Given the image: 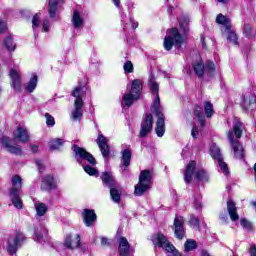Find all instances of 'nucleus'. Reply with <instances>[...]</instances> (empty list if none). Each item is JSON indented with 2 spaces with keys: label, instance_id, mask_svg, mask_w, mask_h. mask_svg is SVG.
I'll return each instance as SVG.
<instances>
[{
  "label": "nucleus",
  "instance_id": "f257e3e1",
  "mask_svg": "<svg viewBox=\"0 0 256 256\" xmlns=\"http://www.w3.org/2000/svg\"><path fill=\"white\" fill-rule=\"evenodd\" d=\"M189 23H191L189 17L181 16L179 18L180 30L172 28L168 31V34L164 38V49H166V51H171V49H173V45L179 49V47L185 43V39H187V35L190 31Z\"/></svg>",
  "mask_w": 256,
  "mask_h": 256
},
{
  "label": "nucleus",
  "instance_id": "f03ea898",
  "mask_svg": "<svg viewBox=\"0 0 256 256\" xmlns=\"http://www.w3.org/2000/svg\"><path fill=\"white\" fill-rule=\"evenodd\" d=\"M150 89L155 94L153 105L151 106L152 113H155L157 117L156 122V134L157 137H163L165 135V115L161 111V99L159 98V84L154 80H150Z\"/></svg>",
  "mask_w": 256,
  "mask_h": 256
},
{
  "label": "nucleus",
  "instance_id": "7ed1b4c3",
  "mask_svg": "<svg viewBox=\"0 0 256 256\" xmlns=\"http://www.w3.org/2000/svg\"><path fill=\"white\" fill-rule=\"evenodd\" d=\"M83 95H85V90L83 86H77L72 91V97H75L74 109L71 111L70 119L71 121H81L83 118Z\"/></svg>",
  "mask_w": 256,
  "mask_h": 256
},
{
  "label": "nucleus",
  "instance_id": "20e7f679",
  "mask_svg": "<svg viewBox=\"0 0 256 256\" xmlns=\"http://www.w3.org/2000/svg\"><path fill=\"white\" fill-rule=\"evenodd\" d=\"M141 91H143V83L139 79L132 81L130 92L122 97V103L125 107H131L138 99H141Z\"/></svg>",
  "mask_w": 256,
  "mask_h": 256
},
{
  "label": "nucleus",
  "instance_id": "39448f33",
  "mask_svg": "<svg viewBox=\"0 0 256 256\" xmlns=\"http://www.w3.org/2000/svg\"><path fill=\"white\" fill-rule=\"evenodd\" d=\"M151 241L155 247H161L162 249H165L167 253H171L173 256H180L179 251H177L175 246L169 242L165 234L158 232L151 236Z\"/></svg>",
  "mask_w": 256,
  "mask_h": 256
},
{
  "label": "nucleus",
  "instance_id": "423d86ee",
  "mask_svg": "<svg viewBox=\"0 0 256 256\" xmlns=\"http://www.w3.org/2000/svg\"><path fill=\"white\" fill-rule=\"evenodd\" d=\"M151 179H153V177L151 176V171H141L139 176V182L134 187V195H137V197H141L145 194L146 191H149L151 189Z\"/></svg>",
  "mask_w": 256,
  "mask_h": 256
},
{
  "label": "nucleus",
  "instance_id": "0eeeda50",
  "mask_svg": "<svg viewBox=\"0 0 256 256\" xmlns=\"http://www.w3.org/2000/svg\"><path fill=\"white\" fill-rule=\"evenodd\" d=\"M26 239L25 234L22 232H17L9 236L6 246L7 253H9V255H16L19 247L25 243Z\"/></svg>",
  "mask_w": 256,
  "mask_h": 256
},
{
  "label": "nucleus",
  "instance_id": "6e6552de",
  "mask_svg": "<svg viewBox=\"0 0 256 256\" xmlns=\"http://www.w3.org/2000/svg\"><path fill=\"white\" fill-rule=\"evenodd\" d=\"M72 151L74 152L75 159L78 163H81V161H87L90 163V165H97V161L95 160V157L84 148H81L77 145L72 146Z\"/></svg>",
  "mask_w": 256,
  "mask_h": 256
},
{
  "label": "nucleus",
  "instance_id": "1a4fd4ad",
  "mask_svg": "<svg viewBox=\"0 0 256 256\" xmlns=\"http://www.w3.org/2000/svg\"><path fill=\"white\" fill-rule=\"evenodd\" d=\"M228 139L235 159H243L245 157V149L243 148V145L239 143V141L235 140L233 137V131L228 132Z\"/></svg>",
  "mask_w": 256,
  "mask_h": 256
},
{
  "label": "nucleus",
  "instance_id": "9d476101",
  "mask_svg": "<svg viewBox=\"0 0 256 256\" xmlns=\"http://www.w3.org/2000/svg\"><path fill=\"white\" fill-rule=\"evenodd\" d=\"M228 139L235 159H243L245 157V149L243 148V145L239 143V141L235 140L233 137V131L228 132Z\"/></svg>",
  "mask_w": 256,
  "mask_h": 256
},
{
  "label": "nucleus",
  "instance_id": "9b49d317",
  "mask_svg": "<svg viewBox=\"0 0 256 256\" xmlns=\"http://www.w3.org/2000/svg\"><path fill=\"white\" fill-rule=\"evenodd\" d=\"M0 144L8 153H12L13 155H22L23 151L21 150V146L13 145V140L7 136H3L0 139Z\"/></svg>",
  "mask_w": 256,
  "mask_h": 256
},
{
  "label": "nucleus",
  "instance_id": "f8f14e48",
  "mask_svg": "<svg viewBox=\"0 0 256 256\" xmlns=\"http://www.w3.org/2000/svg\"><path fill=\"white\" fill-rule=\"evenodd\" d=\"M151 129H153V115L146 114L141 123L140 137H147L151 133Z\"/></svg>",
  "mask_w": 256,
  "mask_h": 256
},
{
  "label": "nucleus",
  "instance_id": "ddd939ff",
  "mask_svg": "<svg viewBox=\"0 0 256 256\" xmlns=\"http://www.w3.org/2000/svg\"><path fill=\"white\" fill-rule=\"evenodd\" d=\"M13 137L19 143H29V130L23 126H18L13 132Z\"/></svg>",
  "mask_w": 256,
  "mask_h": 256
},
{
  "label": "nucleus",
  "instance_id": "4468645a",
  "mask_svg": "<svg viewBox=\"0 0 256 256\" xmlns=\"http://www.w3.org/2000/svg\"><path fill=\"white\" fill-rule=\"evenodd\" d=\"M241 107L245 113L256 111V95L250 94L244 97Z\"/></svg>",
  "mask_w": 256,
  "mask_h": 256
},
{
  "label": "nucleus",
  "instance_id": "2eb2a0df",
  "mask_svg": "<svg viewBox=\"0 0 256 256\" xmlns=\"http://www.w3.org/2000/svg\"><path fill=\"white\" fill-rule=\"evenodd\" d=\"M96 143L104 159H107V157H109L111 153V151L109 150V139H107V137H105L103 134H99Z\"/></svg>",
  "mask_w": 256,
  "mask_h": 256
},
{
  "label": "nucleus",
  "instance_id": "dca6fc26",
  "mask_svg": "<svg viewBox=\"0 0 256 256\" xmlns=\"http://www.w3.org/2000/svg\"><path fill=\"white\" fill-rule=\"evenodd\" d=\"M185 218L182 216H176L174 219V233L177 239H183L185 237Z\"/></svg>",
  "mask_w": 256,
  "mask_h": 256
},
{
  "label": "nucleus",
  "instance_id": "f3484780",
  "mask_svg": "<svg viewBox=\"0 0 256 256\" xmlns=\"http://www.w3.org/2000/svg\"><path fill=\"white\" fill-rule=\"evenodd\" d=\"M11 87L15 91H21V72L18 69L10 70Z\"/></svg>",
  "mask_w": 256,
  "mask_h": 256
},
{
  "label": "nucleus",
  "instance_id": "a211bd4d",
  "mask_svg": "<svg viewBox=\"0 0 256 256\" xmlns=\"http://www.w3.org/2000/svg\"><path fill=\"white\" fill-rule=\"evenodd\" d=\"M66 249H79L81 247V236L76 234L73 238L71 235H67L64 241Z\"/></svg>",
  "mask_w": 256,
  "mask_h": 256
},
{
  "label": "nucleus",
  "instance_id": "6ab92c4d",
  "mask_svg": "<svg viewBox=\"0 0 256 256\" xmlns=\"http://www.w3.org/2000/svg\"><path fill=\"white\" fill-rule=\"evenodd\" d=\"M41 189L42 191H53V189H57V180L51 175H46L42 180Z\"/></svg>",
  "mask_w": 256,
  "mask_h": 256
},
{
  "label": "nucleus",
  "instance_id": "aec40b11",
  "mask_svg": "<svg viewBox=\"0 0 256 256\" xmlns=\"http://www.w3.org/2000/svg\"><path fill=\"white\" fill-rule=\"evenodd\" d=\"M121 25L124 31H127V29H129L130 27H132V29H137L139 27V22L133 21V18H131V16H127V14H124V12H122Z\"/></svg>",
  "mask_w": 256,
  "mask_h": 256
},
{
  "label": "nucleus",
  "instance_id": "412c9836",
  "mask_svg": "<svg viewBox=\"0 0 256 256\" xmlns=\"http://www.w3.org/2000/svg\"><path fill=\"white\" fill-rule=\"evenodd\" d=\"M118 250L121 256L131 255V251H133L129 246V241L125 237L120 238Z\"/></svg>",
  "mask_w": 256,
  "mask_h": 256
},
{
  "label": "nucleus",
  "instance_id": "4be33fe9",
  "mask_svg": "<svg viewBox=\"0 0 256 256\" xmlns=\"http://www.w3.org/2000/svg\"><path fill=\"white\" fill-rule=\"evenodd\" d=\"M101 179L103 185H105V187H108V189L119 185L117 181H115V177H113V174L111 172H104L101 176Z\"/></svg>",
  "mask_w": 256,
  "mask_h": 256
},
{
  "label": "nucleus",
  "instance_id": "5701e85b",
  "mask_svg": "<svg viewBox=\"0 0 256 256\" xmlns=\"http://www.w3.org/2000/svg\"><path fill=\"white\" fill-rule=\"evenodd\" d=\"M84 217V223L86 227H91L93 223H95V219H97V215L94 210L85 209L82 213Z\"/></svg>",
  "mask_w": 256,
  "mask_h": 256
},
{
  "label": "nucleus",
  "instance_id": "b1692460",
  "mask_svg": "<svg viewBox=\"0 0 256 256\" xmlns=\"http://www.w3.org/2000/svg\"><path fill=\"white\" fill-rule=\"evenodd\" d=\"M196 166H197V163H195V161H191L187 165L186 170L184 172V179L186 183H191V181L193 180V175H195Z\"/></svg>",
  "mask_w": 256,
  "mask_h": 256
},
{
  "label": "nucleus",
  "instance_id": "393cba45",
  "mask_svg": "<svg viewBox=\"0 0 256 256\" xmlns=\"http://www.w3.org/2000/svg\"><path fill=\"white\" fill-rule=\"evenodd\" d=\"M227 211L231 221H239V214L237 213V206L231 199L227 201Z\"/></svg>",
  "mask_w": 256,
  "mask_h": 256
},
{
  "label": "nucleus",
  "instance_id": "a878e982",
  "mask_svg": "<svg viewBox=\"0 0 256 256\" xmlns=\"http://www.w3.org/2000/svg\"><path fill=\"white\" fill-rule=\"evenodd\" d=\"M131 165V150L124 149L122 151V164L120 165L122 171H127V167Z\"/></svg>",
  "mask_w": 256,
  "mask_h": 256
},
{
  "label": "nucleus",
  "instance_id": "bb28decb",
  "mask_svg": "<svg viewBox=\"0 0 256 256\" xmlns=\"http://www.w3.org/2000/svg\"><path fill=\"white\" fill-rule=\"evenodd\" d=\"M11 182L12 187L10 189V193H19V191H21V187H23V179H21L19 175H14Z\"/></svg>",
  "mask_w": 256,
  "mask_h": 256
},
{
  "label": "nucleus",
  "instance_id": "cd10ccee",
  "mask_svg": "<svg viewBox=\"0 0 256 256\" xmlns=\"http://www.w3.org/2000/svg\"><path fill=\"white\" fill-rule=\"evenodd\" d=\"M121 191H123V189L121 188V186H119V184L110 188V197L114 203H120Z\"/></svg>",
  "mask_w": 256,
  "mask_h": 256
},
{
  "label": "nucleus",
  "instance_id": "c85d7f7f",
  "mask_svg": "<svg viewBox=\"0 0 256 256\" xmlns=\"http://www.w3.org/2000/svg\"><path fill=\"white\" fill-rule=\"evenodd\" d=\"M45 235H47V228L40 226L35 229L34 232V241H38V243H43L45 241Z\"/></svg>",
  "mask_w": 256,
  "mask_h": 256
},
{
  "label": "nucleus",
  "instance_id": "c756f323",
  "mask_svg": "<svg viewBox=\"0 0 256 256\" xmlns=\"http://www.w3.org/2000/svg\"><path fill=\"white\" fill-rule=\"evenodd\" d=\"M216 23L218 25H223L225 27V30H230L232 25H231V19L229 17L223 15V14H218L216 17Z\"/></svg>",
  "mask_w": 256,
  "mask_h": 256
},
{
  "label": "nucleus",
  "instance_id": "7c9ffc66",
  "mask_svg": "<svg viewBox=\"0 0 256 256\" xmlns=\"http://www.w3.org/2000/svg\"><path fill=\"white\" fill-rule=\"evenodd\" d=\"M84 23H85V20H83V17H81V13L75 10L72 17V24L75 27V29H80V27H83Z\"/></svg>",
  "mask_w": 256,
  "mask_h": 256
},
{
  "label": "nucleus",
  "instance_id": "2f4dec72",
  "mask_svg": "<svg viewBox=\"0 0 256 256\" xmlns=\"http://www.w3.org/2000/svg\"><path fill=\"white\" fill-rule=\"evenodd\" d=\"M9 197L16 209H23V200H21V197H19V192L10 193Z\"/></svg>",
  "mask_w": 256,
  "mask_h": 256
},
{
  "label": "nucleus",
  "instance_id": "473e14b6",
  "mask_svg": "<svg viewBox=\"0 0 256 256\" xmlns=\"http://www.w3.org/2000/svg\"><path fill=\"white\" fill-rule=\"evenodd\" d=\"M35 210H36V217H43L45 213L48 211V207L45 203L43 202H37L35 205Z\"/></svg>",
  "mask_w": 256,
  "mask_h": 256
},
{
  "label": "nucleus",
  "instance_id": "72a5a7b5",
  "mask_svg": "<svg viewBox=\"0 0 256 256\" xmlns=\"http://www.w3.org/2000/svg\"><path fill=\"white\" fill-rule=\"evenodd\" d=\"M3 45L7 51L13 52L15 49H17V44H15V41H13V36H7L4 41Z\"/></svg>",
  "mask_w": 256,
  "mask_h": 256
},
{
  "label": "nucleus",
  "instance_id": "f704fd0d",
  "mask_svg": "<svg viewBox=\"0 0 256 256\" xmlns=\"http://www.w3.org/2000/svg\"><path fill=\"white\" fill-rule=\"evenodd\" d=\"M58 7H59V0H49L48 13L51 18L55 17Z\"/></svg>",
  "mask_w": 256,
  "mask_h": 256
},
{
  "label": "nucleus",
  "instance_id": "c9c22d12",
  "mask_svg": "<svg viewBox=\"0 0 256 256\" xmlns=\"http://www.w3.org/2000/svg\"><path fill=\"white\" fill-rule=\"evenodd\" d=\"M193 69L198 77H203V75H205V65L201 60L193 64Z\"/></svg>",
  "mask_w": 256,
  "mask_h": 256
},
{
  "label": "nucleus",
  "instance_id": "e433bc0d",
  "mask_svg": "<svg viewBox=\"0 0 256 256\" xmlns=\"http://www.w3.org/2000/svg\"><path fill=\"white\" fill-rule=\"evenodd\" d=\"M210 155H211V157H213V159H216V160L223 158V156H221V149H219V146L217 144L211 145Z\"/></svg>",
  "mask_w": 256,
  "mask_h": 256
},
{
  "label": "nucleus",
  "instance_id": "4c0bfd02",
  "mask_svg": "<svg viewBox=\"0 0 256 256\" xmlns=\"http://www.w3.org/2000/svg\"><path fill=\"white\" fill-rule=\"evenodd\" d=\"M204 112L207 119H211L215 115V110L213 109V104L211 102H204Z\"/></svg>",
  "mask_w": 256,
  "mask_h": 256
},
{
  "label": "nucleus",
  "instance_id": "58836bf2",
  "mask_svg": "<svg viewBox=\"0 0 256 256\" xmlns=\"http://www.w3.org/2000/svg\"><path fill=\"white\" fill-rule=\"evenodd\" d=\"M234 135L237 139H241V135H243V124L239 122V120H236L234 125Z\"/></svg>",
  "mask_w": 256,
  "mask_h": 256
},
{
  "label": "nucleus",
  "instance_id": "ea45409f",
  "mask_svg": "<svg viewBox=\"0 0 256 256\" xmlns=\"http://www.w3.org/2000/svg\"><path fill=\"white\" fill-rule=\"evenodd\" d=\"M63 143H64L63 139H59V138L52 139L49 142V147H50L51 151H57V149H59V147H62Z\"/></svg>",
  "mask_w": 256,
  "mask_h": 256
},
{
  "label": "nucleus",
  "instance_id": "a19ab883",
  "mask_svg": "<svg viewBox=\"0 0 256 256\" xmlns=\"http://www.w3.org/2000/svg\"><path fill=\"white\" fill-rule=\"evenodd\" d=\"M197 249V242L193 239H188L184 244V251L189 253V251H193Z\"/></svg>",
  "mask_w": 256,
  "mask_h": 256
},
{
  "label": "nucleus",
  "instance_id": "79ce46f5",
  "mask_svg": "<svg viewBox=\"0 0 256 256\" xmlns=\"http://www.w3.org/2000/svg\"><path fill=\"white\" fill-rule=\"evenodd\" d=\"M224 32L228 34L227 41H230V43L237 45V39H238L237 33H235V31L231 30V28L229 30H224Z\"/></svg>",
  "mask_w": 256,
  "mask_h": 256
},
{
  "label": "nucleus",
  "instance_id": "37998d69",
  "mask_svg": "<svg viewBox=\"0 0 256 256\" xmlns=\"http://www.w3.org/2000/svg\"><path fill=\"white\" fill-rule=\"evenodd\" d=\"M41 25V13H36L32 18V29L35 31Z\"/></svg>",
  "mask_w": 256,
  "mask_h": 256
},
{
  "label": "nucleus",
  "instance_id": "c03bdc74",
  "mask_svg": "<svg viewBox=\"0 0 256 256\" xmlns=\"http://www.w3.org/2000/svg\"><path fill=\"white\" fill-rule=\"evenodd\" d=\"M195 179H197V181H208L209 176L205 170H198L195 172Z\"/></svg>",
  "mask_w": 256,
  "mask_h": 256
},
{
  "label": "nucleus",
  "instance_id": "a18cd8bd",
  "mask_svg": "<svg viewBox=\"0 0 256 256\" xmlns=\"http://www.w3.org/2000/svg\"><path fill=\"white\" fill-rule=\"evenodd\" d=\"M36 88H37V76H33L28 82L26 89L27 91H29V93H33V91H35Z\"/></svg>",
  "mask_w": 256,
  "mask_h": 256
},
{
  "label": "nucleus",
  "instance_id": "49530a36",
  "mask_svg": "<svg viewBox=\"0 0 256 256\" xmlns=\"http://www.w3.org/2000/svg\"><path fill=\"white\" fill-rule=\"evenodd\" d=\"M217 161H218V167L220 168V171L224 175H229V167L227 166V163L223 161V158H219Z\"/></svg>",
  "mask_w": 256,
  "mask_h": 256
},
{
  "label": "nucleus",
  "instance_id": "de8ad7c7",
  "mask_svg": "<svg viewBox=\"0 0 256 256\" xmlns=\"http://www.w3.org/2000/svg\"><path fill=\"white\" fill-rule=\"evenodd\" d=\"M194 115L198 117L200 125H205V116L203 115V110L201 109V107H196Z\"/></svg>",
  "mask_w": 256,
  "mask_h": 256
},
{
  "label": "nucleus",
  "instance_id": "09e8293b",
  "mask_svg": "<svg viewBox=\"0 0 256 256\" xmlns=\"http://www.w3.org/2000/svg\"><path fill=\"white\" fill-rule=\"evenodd\" d=\"M240 225L241 227H243V229H245L246 231H251V229H253V224L251 222H249L247 219L245 218H241L240 219Z\"/></svg>",
  "mask_w": 256,
  "mask_h": 256
},
{
  "label": "nucleus",
  "instance_id": "8fccbe9b",
  "mask_svg": "<svg viewBox=\"0 0 256 256\" xmlns=\"http://www.w3.org/2000/svg\"><path fill=\"white\" fill-rule=\"evenodd\" d=\"M253 29L251 28V25L244 24V32L243 35H245L248 39L252 37Z\"/></svg>",
  "mask_w": 256,
  "mask_h": 256
},
{
  "label": "nucleus",
  "instance_id": "3c124183",
  "mask_svg": "<svg viewBox=\"0 0 256 256\" xmlns=\"http://www.w3.org/2000/svg\"><path fill=\"white\" fill-rule=\"evenodd\" d=\"M84 171L85 173H87L88 175H98L99 172L97 171V169L89 166V165H86L84 166Z\"/></svg>",
  "mask_w": 256,
  "mask_h": 256
},
{
  "label": "nucleus",
  "instance_id": "603ef678",
  "mask_svg": "<svg viewBox=\"0 0 256 256\" xmlns=\"http://www.w3.org/2000/svg\"><path fill=\"white\" fill-rule=\"evenodd\" d=\"M45 118L48 127H53L55 125V118L51 116L49 113L45 114Z\"/></svg>",
  "mask_w": 256,
  "mask_h": 256
},
{
  "label": "nucleus",
  "instance_id": "864d4df0",
  "mask_svg": "<svg viewBox=\"0 0 256 256\" xmlns=\"http://www.w3.org/2000/svg\"><path fill=\"white\" fill-rule=\"evenodd\" d=\"M123 69L125 73H133V63L131 61H127L124 64Z\"/></svg>",
  "mask_w": 256,
  "mask_h": 256
},
{
  "label": "nucleus",
  "instance_id": "5fc2aeb1",
  "mask_svg": "<svg viewBox=\"0 0 256 256\" xmlns=\"http://www.w3.org/2000/svg\"><path fill=\"white\" fill-rule=\"evenodd\" d=\"M190 224L192 225V227H194V229H199V218H197L196 216H191Z\"/></svg>",
  "mask_w": 256,
  "mask_h": 256
},
{
  "label": "nucleus",
  "instance_id": "6e6d98bb",
  "mask_svg": "<svg viewBox=\"0 0 256 256\" xmlns=\"http://www.w3.org/2000/svg\"><path fill=\"white\" fill-rule=\"evenodd\" d=\"M49 27H51V24L49 23V19L46 18L42 24V31H44V33H49Z\"/></svg>",
  "mask_w": 256,
  "mask_h": 256
},
{
  "label": "nucleus",
  "instance_id": "4d7b16f0",
  "mask_svg": "<svg viewBox=\"0 0 256 256\" xmlns=\"http://www.w3.org/2000/svg\"><path fill=\"white\" fill-rule=\"evenodd\" d=\"M203 204L201 203V196H198V199L194 198V208L199 210L202 209Z\"/></svg>",
  "mask_w": 256,
  "mask_h": 256
},
{
  "label": "nucleus",
  "instance_id": "13d9d810",
  "mask_svg": "<svg viewBox=\"0 0 256 256\" xmlns=\"http://www.w3.org/2000/svg\"><path fill=\"white\" fill-rule=\"evenodd\" d=\"M101 240V246L102 247H109V245H111V240L106 238V237H100Z\"/></svg>",
  "mask_w": 256,
  "mask_h": 256
},
{
  "label": "nucleus",
  "instance_id": "bf43d9fd",
  "mask_svg": "<svg viewBox=\"0 0 256 256\" xmlns=\"http://www.w3.org/2000/svg\"><path fill=\"white\" fill-rule=\"evenodd\" d=\"M191 135L194 139H197V137H199V128H197V126H194L192 128Z\"/></svg>",
  "mask_w": 256,
  "mask_h": 256
},
{
  "label": "nucleus",
  "instance_id": "052dcab7",
  "mask_svg": "<svg viewBox=\"0 0 256 256\" xmlns=\"http://www.w3.org/2000/svg\"><path fill=\"white\" fill-rule=\"evenodd\" d=\"M36 165L40 173H43V171H45V166L43 165V162H41V160H36Z\"/></svg>",
  "mask_w": 256,
  "mask_h": 256
},
{
  "label": "nucleus",
  "instance_id": "680f3d73",
  "mask_svg": "<svg viewBox=\"0 0 256 256\" xmlns=\"http://www.w3.org/2000/svg\"><path fill=\"white\" fill-rule=\"evenodd\" d=\"M5 31H7V24L3 20H0V33H5Z\"/></svg>",
  "mask_w": 256,
  "mask_h": 256
},
{
  "label": "nucleus",
  "instance_id": "e2e57ef3",
  "mask_svg": "<svg viewBox=\"0 0 256 256\" xmlns=\"http://www.w3.org/2000/svg\"><path fill=\"white\" fill-rule=\"evenodd\" d=\"M206 67L209 69V71H215V63L213 62H208Z\"/></svg>",
  "mask_w": 256,
  "mask_h": 256
},
{
  "label": "nucleus",
  "instance_id": "0e129e2a",
  "mask_svg": "<svg viewBox=\"0 0 256 256\" xmlns=\"http://www.w3.org/2000/svg\"><path fill=\"white\" fill-rule=\"evenodd\" d=\"M250 255L251 256H256V245H252L250 247Z\"/></svg>",
  "mask_w": 256,
  "mask_h": 256
},
{
  "label": "nucleus",
  "instance_id": "69168bd1",
  "mask_svg": "<svg viewBox=\"0 0 256 256\" xmlns=\"http://www.w3.org/2000/svg\"><path fill=\"white\" fill-rule=\"evenodd\" d=\"M31 151L32 153H37V151H39V147L37 145H31Z\"/></svg>",
  "mask_w": 256,
  "mask_h": 256
},
{
  "label": "nucleus",
  "instance_id": "338daca9",
  "mask_svg": "<svg viewBox=\"0 0 256 256\" xmlns=\"http://www.w3.org/2000/svg\"><path fill=\"white\" fill-rule=\"evenodd\" d=\"M116 7H121V0H112Z\"/></svg>",
  "mask_w": 256,
  "mask_h": 256
},
{
  "label": "nucleus",
  "instance_id": "774afa93",
  "mask_svg": "<svg viewBox=\"0 0 256 256\" xmlns=\"http://www.w3.org/2000/svg\"><path fill=\"white\" fill-rule=\"evenodd\" d=\"M201 256H211V254H209V251H207V250H202Z\"/></svg>",
  "mask_w": 256,
  "mask_h": 256
}]
</instances>
